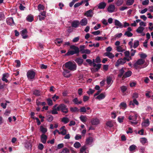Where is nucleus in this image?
Here are the masks:
<instances>
[{"label":"nucleus","instance_id":"f257e3e1","mask_svg":"<svg viewBox=\"0 0 153 153\" xmlns=\"http://www.w3.org/2000/svg\"><path fill=\"white\" fill-rule=\"evenodd\" d=\"M65 67L71 71H74L76 70V65L74 63L69 61L65 64Z\"/></svg>","mask_w":153,"mask_h":153},{"label":"nucleus","instance_id":"f03ea898","mask_svg":"<svg viewBox=\"0 0 153 153\" xmlns=\"http://www.w3.org/2000/svg\"><path fill=\"white\" fill-rule=\"evenodd\" d=\"M58 111L61 110L62 112L65 113H67L68 112V109L67 106L64 104H61L57 107Z\"/></svg>","mask_w":153,"mask_h":153},{"label":"nucleus","instance_id":"7ed1b4c3","mask_svg":"<svg viewBox=\"0 0 153 153\" xmlns=\"http://www.w3.org/2000/svg\"><path fill=\"white\" fill-rule=\"evenodd\" d=\"M137 115L136 114L134 116L131 115L128 117V119L130 120V121L132 125H135L137 124V122L136 121L137 119Z\"/></svg>","mask_w":153,"mask_h":153},{"label":"nucleus","instance_id":"20e7f679","mask_svg":"<svg viewBox=\"0 0 153 153\" xmlns=\"http://www.w3.org/2000/svg\"><path fill=\"white\" fill-rule=\"evenodd\" d=\"M35 73L33 71H29L27 73V76L29 79H31L34 77Z\"/></svg>","mask_w":153,"mask_h":153},{"label":"nucleus","instance_id":"39448f33","mask_svg":"<svg viewBox=\"0 0 153 153\" xmlns=\"http://www.w3.org/2000/svg\"><path fill=\"white\" fill-rule=\"evenodd\" d=\"M144 29V27H143L139 26L136 30V32L141 34V36H144L145 33L143 32V30Z\"/></svg>","mask_w":153,"mask_h":153},{"label":"nucleus","instance_id":"423d86ee","mask_svg":"<svg viewBox=\"0 0 153 153\" xmlns=\"http://www.w3.org/2000/svg\"><path fill=\"white\" fill-rule=\"evenodd\" d=\"M125 59L126 58L124 57L123 59L120 58L118 59L116 63L115 66H118L120 65L124 64L126 62Z\"/></svg>","mask_w":153,"mask_h":153},{"label":"nucleus","instance_id":"0eeeda50","mask_svg":"<svg viewBox=\"0 0 153 153\" xmlns=\"http://www.w3.org/2000/svg\"><path fill=\"white\" fill-rule=\"evenodd\" d=\"M91 122L93 125H97L100 123V121L98 118H95L91 120Z\"/></svg>","mask_w":153,"mask_h":153},{"label":"nucleus","instance_id":"6e6552de","mask_svg":"<svg viewBox=\"0 0 153 153\" xmlns=\"http://www.w3.org/2000/svg\"><path fill=\"white\" fill-rule=\"evenodd\" d=\"M27 32L26 29H24L21 31L20 34L24 39H27L28 37L27 35Z\"/></svg>","mask_w":153,"mask_h":153},{"label":"nucleus","instance_id":"1a4fd4ad","mask_svg":"<svg viewBox=\"0 0 153 153\" xmlns=\"http://www.w3.org/2000/svg\"><path fill=\"white\" fill-rule=\"evenodd\" d=\"M145 62V60L143 59H140L137 60L136 62L134 64L135 67H137V65H141L143 64Z\"/></svg>","mask_w":153,"mask_h":153},{"label":"nucleus","instance_id":"9d476101","mask_svg":"<svg viewBox=\"0 0 153 153\" xmlns=\"http://www.w3.org/2000/svg\"><path fill=\"white\" fill-rule=\"evenodd\" d=\"M94 13L93 10H89L87 11L84 14L85 16H86L87 17H92L93 16Z\"/></svg>","mask_w":153,"mask_h":153},{"label":"nucleus","instance_id":"9b49d317","mask_svg":"<svg viewBox=\"0 0 153 153\" xmlns=\"http://www.w3.org/2000/svg\"><path fill=\"white\" fill-rule=\"evenodd\" d=\"M106 94L105 93H102L98 95L96 99L98 100H99L104 99L105 97Z\"/></svg>","mask_w":153,"mask_h":153},{"label":"nucleus","instance_id":"f8f14e48","mask_svg":"<svg viewBox=\"0 0 153 153\" xmlns=\"http://www.w3.org/2000/svg\"><path fill=\"white\" fill-rule=\"evenodd\" d=\"M81 26H84L87 25L88 23V20L86 18H84L81 20L79 22Z\"/></svg>","mask_w":153,"mask_h":153},{"label":"nucleus","instance_id":"ddd939ff","mask_svg":"<svg viewBox=\"0 0 153 153\" xmlns=\"http://www.w3.org/2000/svg\"><path fill=\"white\" fill-rule=\"evenodd\" d=\"M79 24L80 23L79 21L78 20H75L72 22L71 26L73 27L76 28L79 26Z\"/></svg>","mask_w":153,"mask_h":153},{"label":"nucleus","instance_id":"4468645a","mask_svg":"<svg viewBox=\"0 0 153 153\" xmlns=\"http://www.w3.org/2000/svg\"><path fill=\"white\" fill-rule=\"evenodd\" d=\"M115 10V6L113 4L110 5L107 8L108 11L110 13L114 11Z\"/></svg>","mask_w":153,"mask_h":153},{"label":"nucleus","instance_id":"2eb2a0df","mask_svg":"<svg viewBox=\"0 0 153 153\" xmlns=\"http://www.w3.org/2000/svg\"><path fill=\"white\" fill-rule=\"evenodd\" d=\"M47 139V136L44 134H43L41 136V142L43 143H46Z\"/></svg>","mask_w":153,"mask_h":153},{"label":"nucleus","instance_id":"dca6fc26","mask_svg":"<svg viewBox=\"0 0 153 153\" xmlns=\"http://www.w3.org/2000/svg\"><path fill=\"white\" fill-rule=\"evenodd\" d=\"M63 74L64 76L66 77H69L71 75V74L70 73V71L67 70H64Z\"/></svg>","mask_w":153,"mask_h":153},{"label":"nucleus","instance_id":"f3484780","mask_svg":"<svg viewBox=\"0 0 153 153\" xmlns=\"http://www.w3.org/2000/svg\"><path fill=\"white\" fill-rule=\"evenodd\" d=\"M113 82L112 77L110 76H107L106 78V83L108 87H109Z\"/></svg>","mask_w":153,"mask_h":153},{"label":"nucleus","instance_id":"a211bd4d","mask_svg":"<svg viewBox=\"0 0 153 153\" xmlns=\"http://www.w3.org/2000/svg\"><path fill=\"white\" fill-rule=\"evenodd\" d=\"M105 56H107L110 59L113 58L114 57V55L110 52H106L104 53Z\"/></svg>","mask_w":153,"mask_h":153},{"label":"nucleus","instance_id":"6ab92c4d","mask_svg":"<svg viewBox=\"0 0 153 153\" xmlns=\"http://www.w3.org/2000/svg\"><path fill=\"white\" fill-rule=\"evenodd\" d=\"M25 147L28 149L31 150L32 147V145L30 141H26L25 144Z\"/></svg>","mask_w":153,"mask_h":153},{"label":"nucleus","instance_id":"aec40b11","mask_svg":"<svg viewBox=\"0 0 153 153\" xmlns=\"http://www.w3.org/2000/svg\"><path fill=\"white\" fill-rule=\"evenodd\" d=\"M114 24L115 25L118 26L119 28H122L123 27L122 23L117 20L115 19L114 20Z\"/></svg>","mask_w":153,"mask_h":153},{"label":"nucleus","instance_id":"412c9836","mask_svg":"<svg viewBox=\"0 0 153 153\" xmlns=\"http://www.w3.org/2000/svg\"><path fill=\"white\" fill-rule=\"evenodd\" d=\"M65 126H62L60 129V134H62V135H65L67 133V131L65 128Z\"/></svg>","mask_w":153,"mask_h":153},{"label":"nucleus","instance_id":"4be33fe9","mask_svg":"<svg viewBox=\"0 0 153 153\" xmlns=\"http://www.w3.org/2000/svg\"><path fill=\"white\" fill-rule=\"evenodd\" d=\"M7 22L8 25H14V22L13 18L10 17L7 18Z\"/></svg>","mask_w":153,"mask_h":153},{"label":"nucleus","instance_id":"5701e85b","mask_svg":"<svg viewBox=\"0 0 153 153\" xmlns=\"http://www.w3.org/2000/svg\"><path fill=\"white\" fill-rule=\"evenodd\" d=\"M132 74V72L130 71H128L126 72L124 74H123L122 78L123 79L124 78L128 77L130 76Z\"/></svg>","mask_w":153,"mask_h":153},{"label":"nucleus","instance_id":"b1692460","mask_svg":"<svg viewBox=\"0 0 153 153\" xmlns=\"http://www.w3.org/2000/svg\"><path fill=\"white\" fill-rule=\"evenodd\" d=\"M106 6V4L104 2H102L100 3L98 5V7L100 9H103Z\"/></svg>","mask_w":153,"mask_h":153},{"label":"nucleus","instance_id":"393cba45","mask_svg":"<svg viewBox=\"0 0 153 153\" xmlns=\"http://www.w3.org/2000/svg\"><path fill=\"white\" fill-rule=\"evenodd\" d=\"M149 121L148 119H146L142 123V125L143 126H148L149 125Z\"/></svg>","mask_w":153,"mask_h":153},{"label":"nucleus","instance_id":"a878e982","mask_svg":"<svg viewBox=\"0 0 153 153\" xmlns=\"http://www.w3.org/2000/svg\"><path fill=\"white\" fill-rule=\"evenodd\" d=\"M126 70V68H122L121 69L119 70V73L118 74V76L119 77H121L122 76H123V74L125 71V70Z\"/></svg>","mask_w":153,"mask_h":153},{"label":"nucleus","instance_id":"bb28decb","mask_svg":"<svg viewBox=\"0 0 153 153\" xmlns=\"http://www.w3.org/2000/svg\"><path fill=\"white\" fill-rule=\"evenodd\" d=\"M139 103L137 101L136 99L132 101H131L130 102L129 105L134 106L135 105H138Z\"/></svg>","mask_w":153,"mask_h":153},{"label":"nucleus","instance_id":"cd10ccee","mask_svg":"<svg viewBox=\"0 0 153 153\" xmlns=\"http://www.w3.org/2000/svg\"><path fill=\"white\" fill-rule=\"evenodd\" d=\"M57 104L55 105L53 108V110L51 111V113L52 114H58L57 111H58L57 109Z\"/></svg>","mask_w":153,"mask_h":153},{"label":"nucleus","instance_id":"c85d7f7f","mask_svg":"<svg viewBox=\"0 0 153 153\" xmlns=\"http://www.w3.org/2000/svg\"><path fill=\"white\" fill-rule=\"evenodd\" d=\"M119 106L120 108L125 109L127 107V105L126 102H123L120 103Z\"/></svg>","mask_w":153,"mask_h":153},{"label":"nucleus","instance_id":"c756f323","mask_svg":"<svg viewBox=\"0 0 153 153\" xmlns=\"http://www.w3.org/2000/svg\"><path fill=\"white\" fill-rule=\"evenodd\" d=\"M123 46H118L116 47V50L119 52H123L125 50L123 48Z\"/></svg>","mask_w":153,"mask_h":153},{"label":"nucleus","instance_id":"7c9ffc66","mask_svg":"<svg viewBox=\"0 0 153 153\" xmlns=\"http://www.w3.org/2000/svg\"><path fill=\"white\" fill-rule=\"evenodd\" d=\"M86 149L85 146H82L80 148L79 153H88V151L86 150Z\"/></svg>","mask_w":153,"mask_h":153},{"label":"nucleus","instance_id":"2f4dec72","mask_svg":"<svg viewBox=\"0 0 153 153\" xmlns=\"http://www.w3.org/2000/svg\"><path fill=\"white\" fill-rule=\"evenodd\" d=\"M101 67V64H97V66L96 67V68H92L91 69V70L92 71L96 72L98 71V70L100 69Z\"/></svg>","mask_w":153,"mask_h":153},{"label":"nucleus","instance_id":"473e14b6","mask_svg":"<svg viewBox=\"0 0 153 153\" xmlns=\"http://www.w3.org/2000/svg\"><path fill=\"white\" fill-rule=\"evenodd\" d=\"M71 48L74 50V51L77 53H78L79 52V48L78 47L74 46L71 45L70 47Z\"/></svg>","mask_w":153,"mask_h":153},{"label":"nucleus","instance_id":"72a5a7b5","mask_svg":"<svg viewBox=\"0 0 153 153\" xmlns=\"http://www.w3.org/2000/svg\"><path fill=\"white\" fill-rule=\"evenodd\" d=\"M75 61L79 65H81L83 61V60L81 58H77Z\"/></svg>","mask_w":153,"mask_h":153},{"label":"nucleus","instance_id":"f704fd0d","mask_svg":"<svg viewBox=\"0 0 153 153\" xmlns=\"http://www.w3.org/2000/svg\"><path fill=\"white\" fill-rule=\"evenodd\" d=\"M79 119L83 123L85 122L87 119L86 117L85 116L81 115L79 117Z\"/></svg>","mask_w":153,"mask_h":153},{"label":"nucleus","instance_id":"c9c22d12","mask_svg":"<svg viewBox=\"0 0 153 153\" xmlns=\"http://www.w3.org/2000/svg\"><path fill=\"white\" fill-rule=\"evenodd\" d=\"M93 141V138L91 137H89L86 140V143L87 144H90Z\"/></svg>","mask_w":153,"mask_h":153},{"label":"nucleus","instance_id":"e433bc0d","mask_svg":"<svg viewBox=\"0 0 153 153\" xmlns=\"http://www.w3.org/2000/svg\"><path fill=\"white\" fill-rule=\"evenodd\" d=\"M140 142L143 145H144L148 142L147 139L145 137L140 138Z\"/></svg>","mask_w":153,"mask_h":153},{"label":"nucleus","instance_id":"4c0bfd02","mask_svg":"<svg viewBox=\"0 0 153 153\" xmlns=\"http://www.w3.org/2000/svg\"><path fill=\"white\" fill-rule=\"evenodd\" d=\"M73 101L75 104L77 105L80 104L82 103V101L81 100H79L77 98H74L73 100Z\"/></svg>","mask_w":153,"mask_h":153},{"label":"nucleus","instance_id":"58836bf2","mask_svg":"<svg viewBox=\"0 0 153 153\" xmlns=\"http://www.w3.org/2000/svg\"><path fill=\"white\" fill-rule=\"evenodd\" d=\"M27 20L29 22H32L33 19V16L30 15H28L26 18Z\"/></svg>","mask_w":153,"mask_h":153},{"label":"nucleus","instance_id":"ea45409f","mask_svg":"<svg viewBox=\"0 0 153 153\" xmlns=\"http://www.w3.org/2000/svg\"><path fill=\"white\" fill-rule=\"evenodd\" d=\"M124 2V0H117L115 4L118 6H119L123 4Z\"/></svg>","mask_w":153,"mask_h":153},{"label":"nucleus","instance_id":"a19ab883","mask_svg":"<svg viewBox=\"0 0 153 153\" xmlns=\"http://www.w3.org/2000/svg\"><path fill=\"white\" fill-rule=\"evenodd\" d=\"M77 53L74 51L69 50L68 52L65 54L66 56H68L70 55H73L74 54Z\"/></svg>","mask_w":153,"mask_h":153},{"label":"nucleus","instance_id":"79ce46f5","mask_svg":"<svg viewBox=\"0 0 153 153\" xmlns=\"http://www.w3.org/2000/svg\"><path fill=\"white\" fill-rule=\"evenodd\" d=\"M107 39V38L106 37H102L101 36H97L96 37L95 39V40L97 41H100V40H105Z\"/></svg>","mask_w":153,"mask_h":153},{"label":"nucleus","instance_id":"37998d69","mask_svg":"<svg viewBox=\"0 0 153 153\" xmlns=\"http://www.w3.org/2000/svg\"><path fill=\"white\" fill-rule=\"evenodd\" d=\"M81 146L80 143L78 142H76L74 144V147L76 149L79 148Z\"/></svg>","mask_w":153,"mask_h":153},{"label":"nucleus","instance_id":"c03bdc74","mask_svg":"<svg viewBox=\"0 0 153 153\" xmlns=\"http://www.w3.org/2000/svg\"><path fill=\"white\" fill-rule=\"evenodd\" d=\"M69 121L68 118L66 117H63L62 119V122L65 124L67 123Z\"/></svg>","mask_w":153,"mask_h":153},{"label":"nucleus","instance_id":"a18cd8bd","mask_svg":"<svg viewBox=\"0 0 153 153\" xmlns=\"http://www.w3.org/2000/svg\"><path fill=\"white\" fill-rule=\"evenodd\" d=\"M33 94L36 96H39L40 95L41 93L39 90H35L33 91Z\"/></svg>","mask_w":153,"mask_h":153},{"label":"nucleus","instance_id":"49530a36","mask_svg":"<svg viewBox=\"0 0 153 153\" xmlns=\"http://www.w3.org/2000/svg\"><path fill=\"white\" fill-rule=\"evenodd\" d=\"M134 2V0H127L126 4L128 6L132 5Z\"/></svg>","mask_w":153,"mask_h":153},{"label":"nucleus","instance_id":"de8ad7c7","mask_svg":"<svg viewBox=\"0 0 153 153\" xmlns=\"http://www.w3.org/2000/svg\"><path fill=\"white\" fill-rule=\"evenodd\" d=\"M139 41L137 40H135L134 41V45L133 46V47L135 48L139 45Z\"/></svg>","mask_w":153,"mask_h":153},{"label":"nucleus","instance_id":"09e8293b","mask_svg":"<svg viewBox=\"0 0 153 153\" xmlns=\"http://www.w3.org/2000/svg\"><path fill=\"white\" fill-rule=\"evenodd\" d=\"M62 40L61 39H57L55 40V42L56 45L62 43Z\"/></svg>","mask_w":153,"mask_h":153},{"label":"nucleus","instance_id":"8fccbe9b","mask_svg":"<svg viewBox=\"0 0 153 153\" xmlns=\"http://www.w3.org/2000/svg\"><path fill=\"white\" fill-rule=\"evenodd\" d=\"M124 118L123 116H119L117 118L118 121L120 123H122Z\"/></svg>","mask_w":153,"mask_h":153},{"label":"nucleus","instance_id":"3c124183","mask_svg":"<svg viewBox=\"0 0 153 153\" xmlns=\"http://www.w3.org/2000/svg\"><path fill=\"white\" fill-rule=\"evenodd\" d=\"M40 128L41 131L44 134L46 132L47 130L46 128L42 126H41Z\"/></svg>","mask_w":153,"mask_h":153},{"label":"nucleus","instance_id":"603ef678","mask_svg":"<svg viewBox=\"0 0 153 153\" xmlns=\"http://www.w3.org/2000/svg\"><path fill=\"white\" fill-rule=\"evenodd\" d=\"M139 55L140 56V57L142 59L146 58L147 56V55L145 53H140L139 54Z\"/></svg>","mask_w":153,"mask_h":153},{"label":"nucleus","instance_id":"864d4df0","mask_svg":"<svg viewBox=\"0 0 153 153\" xmlns=\"http://www.w3.org/2000/svg\"><path fill=\"white\" fill-rule=\"evenodd\" d=\"M70 110L72 112H76L79 111L78 109L76 107H71Z\"/></svg>","mask_w":153,"mask_h":153},{"label":"nucleus","instance_id":"5fc2aeb1","mask_svg":"<svg viewBox=\"0 0 153 153\" xmlns=\"http://www.w3.org/2000/svg\"><path fill=\"white\" fill-rule=\"evenodd\" d=\"M106 125L107 126L109 127H111L113 126V124L111 121H108L106 123Z\"/></svg>","mask_w":153,"mask_h":153},{"label":"nucleus","instance_id":"6e6d98bb","mask_svg":"<svg viewBox=\"0 0 153 153\" xmlns=\"http://www.w3.org/2000/svg\"><path fill=\"white\" fill-rule=\"evenodd\" d=\"M38 10L40 11L44 10V7L43 5L40 4L38 6Z\"/></svg>","mask_w":153,"mask_h":153},{"label":"nucleus","instance_id":"4d7b16f0","mask_svg":"<svg viewBox=\"0 0 153 153\" xmlns=\"http://www.w3.org/2000/svg\"><path fill=\"white\" fill-rule=\"evenodd\" d=\"M61 153H69V150L67 148H65L62 149Z\"/></svg>","mask_w":153,"mask_h":153},{"label":"nucleus","instance_id":"13d9d810","mask_svg":"<svg viewBox=\"0 0 153 153\" xmlns=\"http://www.w3.org/2000/svg\"><path fill=\"white\" fill-rule=\"evenodd\" d=\"M136 146L134 145H132L129 147V149L130 151H132L136 149Z\"/></svg>","mask_w":153,"mask_h":153},{"label":"nucleus","instance_id":"bf43d9fd","mask_svg":"<svg viewBox=\"0 0 153 153\" xmlns=\"http://www.w3.org/2000/svg\"><path fill=\"white\" fill-rule=\"evenodd\" d=\"M47 101L48 105L51 106L53 105V102L51 99L50 98L48 99Z\"/></svg>","mask_w":153,"mask_h":153},{"label":"nucleus","instance_id":"052dcab7","mask_svg":"<svg viewBox=\"0 0 153 153\" xmlns=\"http://www.w3.org/2000/svg\"><path fill=\"white\" fill-rule=\"evenodd\" d=\"M79 0H73L69 4L70 6L71 7L76 2L78 1Z\"/></svg>","mask_w":153,"mask_h":153},{"label":"nucleus","instance_id":"680f3d73","mask_svg":"<svg viewBox=\"0 0 153 153\" xmlns=\"http://www.w3.org/2000/svg\"><path fill=\"white\" fill-rule=\"evenodd\" d=\"M125 35L127 36L128 37H131L132 36L133 34L130 32L126 31L125 33Z\"/></svg>","mask_w":153,"mask_h":153},{"label":"nucleus","instance_id":"e2e57ef3","mask_svg":"<svg viewBox=\"0 0 153 153\" xmlns=\"http://www.w3.org/2000/svg\"><path fill=\"white\" fill-rule=\"evenodd\" d=\"M47 119L49 122H51L53 120V117L51 115H49L47 116Z\"/></svg>","mask_w":153,"mask_h":153},{"label":"nucleus","instance_id":"0e129e2a","mask_svg":"<svg viewBox=\"0 0 153 153\" xmlns=\"http://www.w3.org/2000/svg\"><path fill=\"white\" fill-rule=\"evenodd\" d=\"M101 22L102 24L105 25H108V22L107 20L104 19H102Z\"/></svg>","mask_w":153,"mask_h":153},{"label":"nucleus","instance_id":"69168bd1","mask_svg":"<svg viewBox=\"0 0 153 153\" xmlns=\"http://www.w3.org/2000/svg\"><path fill=\"white\" fill-rule=\"evenodd\" d=\"M121 90L123 92H124L127 90V88L126 87L124 86H121L120 88Z\"/></svg>","mask_w":153,"mask_h":153},{"label":"nucleus","instance_id":"338daca9","mask_svg":"<svg viewBox=\"0 0 153 153\" xmlns=\"http://www.w3.org/2000/svg\"><path fill=\"white\" fill-rule=\"evenodd\" d=\"M146 23L140 21L139 23L140 26L146 27Z\"/></svg>","mask_w":153,"mask_h":153},{"label":"nucleus","instance_id":"774afa93","mask_svg":"<svg viewBox=\"0 0 153 153\" xmlns=\"http://www.w3.org/2000/svg\"><path fill=\"white\" fill-rule=\"evenodd\" d=\"M149 29L151 30H153V24L152 23L150 22L149 23Z\"/></svg>","mask_w":153,"mask_h":153}]
</instances>
